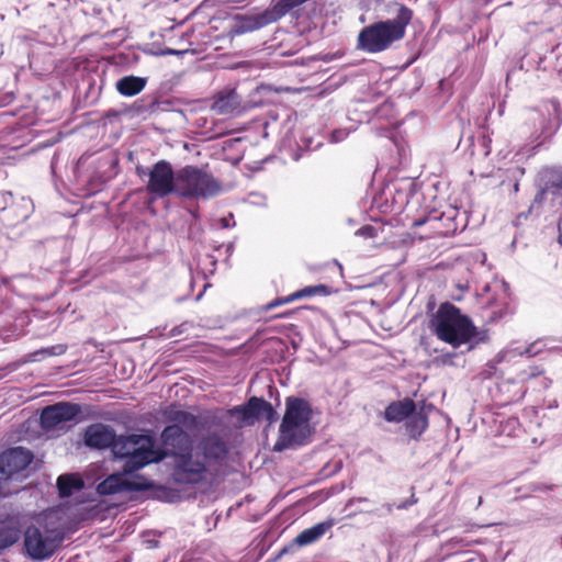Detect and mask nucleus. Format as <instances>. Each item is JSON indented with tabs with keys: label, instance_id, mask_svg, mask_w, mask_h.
<instances>
[{
	"label": "nucleus",
	"instance_id": "obj_1",
	"mask_svg": "<svg viewBox=\"0 0 562 562\" xmlns=\"http://www.w3.org/2000/svg\"><path fill=\"white\" fill-rule=\"evenodd\" d=\"M161 439L168 447L177 449L173 457V479L178 483H212L224 475L228 464L229 448L217 434L199 438L191 447L182 448L188 441L187 432L178 425L167 426Z\"/></svg>",
	"mask_w": 562,
	"mask_h": 562
},
{
	"label": "nucleus",
	"instance_id": "obj_23",
	"mask_svg": "<svg viewBox=\"0 0 562 562\" xmlns=\"http://www.w3.org/2000/svg\"><path fill=\"white\" fill-rule=\"evenodd\" d=\"M325 292H326L325 285L305 286L304 289L299 290V291L288 295L285 301H295V300H299L302 297H310V296H314V295L322 294Z\"/></svg>",
	"mask_w": 562,
	"mask_h": 562
},
{
	"label": "nucleus",
	"instance_id": "obj_13",
	"mask_svg": "<svg viewBox=\"0 0 562 562\" xmlns=\"http://www.w3.org/2000/svg\"><path fill=\"white\" fill-rule=\"evenodd\" d=\"M115 434L113 429L103 424H94L85 432V443L90 448L104 449L113 446Z\"/></svg>",
	"mask_w": 562,
	"mask_h": 562
},
{
	"label": "nucleus",
	"instance_id": "obj_17",
	"mask_svg": "<svg viewBox=\"0 0 562 562\" xmlns=\"http://www.w3.org/2000/svg\"><path fill=\"white\" fill-rule=\"evenodd\" d=\"M146 82V78L131 75L119 79L115 87L120 94L124 97H133L143 91Z\"/></svg>",
	"mask_w": 562,
	"mask_h": 562
},
{
	"label": "nucleus",
	"instance_id": "obj_25",
	"mask_svg": "<svg viewBox=\"0 0 562 562\" xmlns=\"http://www.w3.org/2000/svg\"><path fill=\"white\" fill-rule=\"evenodd\" d=\"M65 351H66V347L64 345H56V346H53V347H49L46 349H42V350L37 351L36 355L42 353V355H46V356H58V355H63Z\"/></svg>",
	"mask_w": 562,
	"mask_h": 562
},
{
	"label": "nucleus",
	"instance_id": "obj_5",
	"mask_svg": "<svg viewBox=\"0 0 562 562\" xmlns=\"http://www.w3.org/2000/svg\"><path fill=\"white\" fill-rule=\"evenodd\" d=\"M112 452L117 458L126 459L123 467L125 473H133L149 463L159 462L167 456L155 449V440L148 435L115 436Z\"/></svg>",
	"mask_w": 562,
	"mask_h": 562
},
{
	"label": "nucleus",
	"instance_id": "obj_20",
	"mask_svg": "<svg viewBox=\"0 0 562 562\" xmlns=\"http://www.w3.org/2000/svg\"><path fill=\"white\" fill-rule=\"evenodd\" d=\"M307 0H273L271 8H269L276 19L278 21L286 13H289L292 9L301 5Z\"/></svg>",
	"mask_w": 562,
	"mask_h": 562
},
{
	"label": "nucleus",
	"instance_id": "obj_24",
	"mask_svg": "<svg viewBox=\"0 0 562 562\" xmlns=\"http://www.w3.org/2000/svg\"><path fill=\"white\" fill-rule=\"evenodd\" d=\"M259 405L262 407L260 419H265L270 424L278 419V413L269 402L265 401V403H259Z\"/></svg>",
	"mask_w": 562,
	"mask_h": 562
},
{
	"label": "nucleus",
	"instance_id": "obj_38",
	"mask_svg": "<svg viewBox=\"0 0 562 562\" xmlns=\"http://www.w3.org/2000/svg\"><path fill=\"white\" fill-rule=\"evenodd\" d=\"M524 353L531 355L529 349H526ZM520 355H522V352H520Z\"/></svg>",
	"mask_w": 562,
	"mask_h": 562
},
{
	"label": "nucleus",
	"instance_id": "obj_33",
	"mask_svg": "<svg viewBox=\"0 0 562 562\" xmlns=\"http://www.w3.org/2000/svg\"><path fill=\"white\" fill-rule=\"evenodd\" d=\"M221 222H222V226H223L224 228H227V227H229V225H231V224H229V221H228L227 218H225V217H224V218H222V220H221Z\"/></svg>",
	"mask_w": 562,
	"mask_h": 562
},
{
	"label": "nucleus",
	"instance_id": "obj_36",
	"mask_svg": "<svg viewBox=\"0 0 562 562\" xmlns=\"http://www.w3.org/2000/svg\"><path fill=\"white\" fill-rule=\"evenodd\" d=\"M7 493L2 488V483L0 482V496H5Z\"/></svg>",
	"mask_w": 562,
	"mask_h": 562
},
{
	"label": "nucleus",
	"instance_id": "obj_39",
	"mask_svg": "<svg viewBox=\"0 0 562 562\" xmlns=\"http://www.w3.org/2000/svg\"><path fill=\"white\" fill-rule=\"evenodd\" d=\"M560 228L562 229V218H561V222H560Z\"/></svg>",
	"mask_w": 562,
	"mask_h": 562
},
{
	"label": "nucleus",
	"instance_id": "obj_21",
	"mask_svg": "<svg viewBox=\"0 0 562 562\" xmlns=\"http://www.w3.org/2000/svg\"><path fill=\"white\" fill-rule=\"evenodd\" d=\"M21 536L20 529L15 525L0 526V549H7L13 546Z\"/></svg>",
	"mask_w": 562,
	"mask_h": 562
},
{
	"label": "nucleus",
	"instance_id": "obj_35",
	"mask_svg": "<svg viewBox=\"0 0 562 562\" xmlns=\"http://www.w3.org/2000/svg\"><path fill=\"white\" fill-rule=\"evenodd\" d=\"M385 508H386V512H387V513H392V510H393V505H392V504H386V505H385Z\"/></svg>",
	"mask_w": 562,
	"mask_h": 562
},
{
	"label": "nucleus",
	"instance_id": "obj_28",
	"mask_svg": "<svg viewBox=\"0 0 562 562\" xmlns=\"http://www.w3.org/2000/svg\"><path fill=\"white\" fill-rule=\"evenodd\" d=\"M348 133L345 130H336L331 133V142L338 143L347 137Z\"/></svg>",
	"mask_w": 562,
	"mask_h": 562
},
{
	"label": "nucleus",
	"instance_id": "obj_27",
	"mask_svg": "<svg viewBox=\"0 0 562 562\" xmlns=\"http://www.w3.org/2000/svg\"><path fill=\"white\" fill-rule=\"evenodd\" d=\"M285 300H286V296H285V297H283V299H277V300H274V301H272V302H270V303L266 304V305L263 306V310H265V311H270V310H272V308H274V307H277V306H280V305H282V304H288V303H291V302H292V301H285Z\"/></svg>",
	"mask_w": 562,
	"mask_h": 562
},
{
	"label": "nucleus",
	"instance_id": "obj_10",
	"mask_svg": "<svg viewBox=\"0 0 562 562\" xmlns=\"http://www.w3.org/2000/svg\"><path fill=\"white\" fill-rule=\"evenodd\" d=\"M80 412V406L70 403L47 406L41 414V424L46 430L57 429L64 423L75 419Z\"/></svg>",
	"mask_w": 562,
	"mask_h": 562
},
{
	"label": "nucleus",
	"instance_id": "obj_31",
	"mask_svg": "<svg viewBox=\"0 0 562 562\" xmlns=\"http://www.w3.org/2000/svg\"><path fill=\"white\" fill-rule=\"evenodd\" d=\"M251 198L255 199L254 201H251L252 204L262 205V206L267 205L265 196H259V195H256V194H251Z\"/></svg>",
	"mask_w": 562,
	"mask_h": 562
},
{
	"label": "nucleus",
	"instance_id": "obj_12",
	"mask_svg": "<svg viewBox=\"0 0 562 562\" xmlns=\"http://www.w3.org/2000/svg\"><path fill=\"white\" fill-rule=\"evenodd\" d=\"M123 473H114L109 475L104 481L98 484L97 492L100 495H112L121 492H130L147 488V483H136L126 477Z\"/></svg>",
	"mask_w": 562,
	"mask_h": 562
},
{
	"label": "nucleus",
	"instance_id": "obj_14",
	"mask_svg": "<svg viewBox=\"0 0 562 562\" xmlns=\"http://www.w3.org/2000/svg\"><path fill=\"white\" fill-rule=\"evenodd\" d=\"M212 110L218 115H238L241 113V98L233 89L217 93Z\"/></svg>",
	"mask_w": 562,
	"mask_h": 562
},
{
	"label": "nucleus",
	"instance_id": "obj_15",
	"mask_svg": "<svg viewBox=\"0 0 562 562\" xmlns=\"http://www.w3.org/2000/svg\"><path fill=\"white\" fill-rule=\"evenodd\" d=\"M415 408V403L411 398L393 402L385 408L384 418L387 422L400 423L409 417Z\"/></svg>",
	"mask_w": 562,
	"mask_h": 562
},
{
	"label": "nucleus",
	"instance_id": "obj_11",
	"mask_svg": "<svg viewBox=\"0 0 562 562\" xmlns=\"http://www.w3.org/2000/svg\"><path fill=\"white\" fill-rule=\"evenodd\" d=\"M273 22H276V19L270 9L256 14H237L232 20L229 34L240 35L247 32H252Z\"/></svg>",
	"mask_w": 562,
	"mask_h": 562
},
{
	"label": "nucleus",
	"instance_id": "obj_34",
	"mask_svg": "<svg viewBox=\"0 0 562 562\" xmlns=\"http://www.w3.org/2000/svg\"><path fill=\"white\" fill-rule=\"evenodd\" d=\"M425 222H426V220L415 221L413 225H414V226H420V225H423Z\"/></svg>",
	"mask_w": 562,
	"mask_h": 562
},
{
	"label": "nucleus",
	"instance_id": "obj_6",
	"mask_svg": "<svg viewBox=\"0 0 562 562\" xmlns=\"http://www.w3.org/2000/svg\"><path fill=\"white\" fill-rule=\"evenodd\" d=\"M222 192V182L203 168L187 165L177 170L176 195L179 198L209 200Z\"/></svg>",
	"mask_w": 562,
	"mask_h": 562
},
{
	"label": "nucleus",
	"instance_id": "obj_37",
	"mask_svg": "<svg viewBox=\"0 0 562 562\" xmlns=\"http://www.w3.org/2000/svg\"><path fill=\"white\" fill-rule=\"evenodd\" d=\"M559 232H560V235H559V240L560 243L562 244V229L559 227Z\"/></svg>",
	"mask_w": 562,
	"mask_h": 562
},
{
	"label": "nucleus",
	"instance_id": "obj_29",
	"mask_svg": "<svg viewBox=\"0 0 562 562\" xmlns=\"http://www.w3.org/2000/svg\"><path fill=\"white\" fill-rule=\"evenodd\" d=\"M416 503H417V498L414 495H412L409 499L401 502L400 504H397L396 508L397 509H407L409 506H412V505H414Z\"/></svg>",
	"mask_w": 562,
	"mask_h": 562
},
{
	"label": "nucleus",
	"instance_id": "obj_9",
	"mask_svg": "<svg viewBox=\"0 0 562 562\" xmlns=\"http://www.w3.org/2000/svg\"><path fill=\"white\" fill-rule=\"evenodd\" d=\"M33 460L30 450L16 447L0 454V482H7L15 473L26 469Z\"/></svg>",
	"mask_w": 562,
	"mask_h": 562
},
{
	"label": "nucleus",
	"instance_id": "obj_22",
	"mask_svg": "<svg viewBox=\"0 0 562 562\" xmlns=\"http://www.w3.org/2000/svg\"><path fill=\"white\" fill-rule=\"evenodd\" d=\"M259 403H265V400L251 397L247 405L240 408L244 420L260 419L262 407Z\"/></svg>",
	"mask_w": 562,
	"mask_h": 562
},
{
	"label": "nucleus",
	"instance_id": "obj_19",
	"mask_svg": "<svg viewBox=\"0 0 562 562\" xmlns=\"http://www.w3.org/2000/svg\"><path fill=\"white\" fill-rule=\"evenodd\" d=\"M412 417L406 424L407 431L412 438H418L427 428L428 419L427 415L420 411L416 414H412Z\"/></svg>",
	"mask_w": 562,
	"mask_h": 562
},
{
	"label": "nucleus",
	"instance_id": "obj_32",
	"mask_svg": "<svg viewBox=\"0 0 562 562\" xmlns=\"http://www.w3.org/2000/svg\"><path fill=\"white\" fill-rule=\"evenodd\" d=\"M184 54V50H177V49H172V48H167L162 52V55H182Z\"/></svg>",
	"mask_w": 562,
	"mask_h": 562
},
{
	"label": "nucleus",
	"instance_id": "obj_30",
	"mask_svg": "<svg viewBox=\"0 0 562 562\" xmlns=\"http://www.w3.org/2000/svg\"><path fill=\"white\" fill-rule=\"evenodd\" d=\"M416 503H417V498L414 495H412L409 499L401 502L400 504H397L396 508L397 509H407L409 506H412V505H414Z\"/></svg>",
	"mask_w": 562,
	"mask_h": 562
},
{
	"label": "nucleus",
	"instance_id": "obj_2",
	"mask_svg": "<svg viewBox=\"0 0 562 562\" xmlns=\"http://www.w3.org/2000/svg\"><path fill=\"white\" fill-rule=\"evenodd\" d=\"M430 330L435 336L458 348L473 339L484 341L486 335L477 337L479 333L472 321L451 303H442L432 315L429 324Z\"/></svg>",
	"mask_w": 562,
	"mask_h": 562
},
{
	"label": "nucleus",
	"instance_id": "obj_18",
	"mask_svg": "<svg viewBox=\"0 0 562 562\" xmlns=\"http://www.w3.org/2000/svg\"><path fill=\"white\" fill-rule=\"evenodd\" d=\"M57 487L61 497H68L74 491H79L83 487V481L74 474H64L57 479Z\"/></svg>",
	"mask_w": 562,
	"mask_h": 562
},
{
	"label": "nucleus",
	"instance_id": "obj_4",
	"mask_svg": "<svg viewBox=\"0 0 562 562\" xmlns=\"http://www.w3.org/2000/svg\"><path fill=\"white\" fill-rule=\"evenodd\" d=\"M312 408L307 401L290 396L285 400V412L280 424L276 451L302 446L312 434Z\"/></svg>",
	"mask_w": 562,
	"mask_h": 562
},
{
	"label": "nucleus",
	"instance_id": "obj_3",
	"mask_svg": "<svg viewBox=\"0 0 562 562\" xmlns=\"http://www.w3.org/2000/svg\"><path fill=\"white\" fill-rule=\"evenodd\" d=\"M391 7L394 9L395 18L363 27L358 35L359 48L368 53H380L404 37L406 26L413 18V12L397 2H394Z\"/></svg>",
	"mask_w": 562,
	"mask_h": 562
},
{
	"label": "nucleus",
	"instance_id": "obj_16",
	"mask_svg": "<svg viewBox=\"0 0 562 562\" xmlns=\"http://www.w3.org/2000/svg\"><path fill=\"white\" fill-rule=\"evenodd\" d=\"M333 520L318 522L300 532L294 539V542L300 547L312 544L319 540L333 527Z\"/></svg>",
	"mask_w": 562,
	"mask_h": 562
},
{
	"label": "nucleus",
	"instance_id": "obj_7",
	"mask_svg": "<svg viewBox=\"0 0 562 562\" xmlns=\"http://www.w3.org/2000/svg\"><path fill=\"white\" fill-rule=\"evenodd\" d=\"M59 541L53 531L30 526L24 532V549L26 555L33 561L49 559L56 551Z\"/></svg>",
	"mask_w": 562,
	"mask_h": 562
},
{
	"label": "nucleus",
	"instance_id": "obj_8",
	"mask_svg": "<svg viewBox=\"0 0 562 562\" xmlns=\"http://www.w3.org/2000/svg\"><path fill=\"white\" fill-rule=\"evenodd\" d=\"M147 191L155 198H165L176 194L177 171L166 160L156 162L148 172Z\"/></svg>",
	"mask_w": 562,
	"mask_h": 562
},
{
	"label": "nucleus",
	"instance_id": "obj_26",
	"mask_svg": "<svg viewBox=\"0 0 562 562\" xmlns=\"http://www.w3.org/2000/svg\"><path fill=\"white\" fill-rule=\"evenodd\" d=\"M356 235L371 238L375 235V228L372 226H363L356 232Z\"/></svg>",
	"mask_w": 562,
	"mask_h": 562
}]
</instances>
